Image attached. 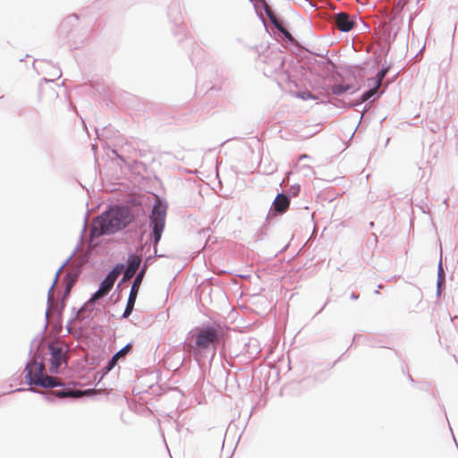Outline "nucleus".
Masks as SVG:
<instances>
[{
    "label": "nucleus",
    "instance_id": "nucleus-33",
    "mask_svg": "<svg viewBox=\"0 0 458 458\" xmlns=\"http://www.w3.org/2000/svg\"><path fill=\"white\" fill-rule=\"evenodd\" d=\"M325 309V306H322L319 310V312H322V310Z\"/></svg>",
    "mask_w": 458,
    "mask_h": 458
},
{
    "label": "nucleus",
    "instance_id": "nucleus-10",
    "mask_svg": "<svg viewBox=\"0 0 458 458\" xmlns=\"http://www.w3.org/2000/svg\"><path fill=\"white\" fill-rule=\"evenodd\" d=\"M76 252H77V249H75L72 251V253L66 259V260L57 269L54 282L48 290L47 299V309L46 314H45V318H46L45 328H47V327L49 323V310L53 307V291H54L55 287L56 286V284L59 280L60 274L62 273L63 269L68 265V263L71 261V259L75 256Z\"/></svg>",
    "mask_w": 458,
    "mask_h": 458
},
{
    "label": "nucleus",
    "instance_id": "nucleus-28",
    "mask_svg": "<svg viewBox=\"0 0 458 458\" xmlns=\"http://www.w3.org/2000/svg\"><path fill=\"white\" fill-rule=\"evenodd\" d=\"M308 157H309V156H308V155L303 154V155H301V156H300L299 160L306 159V158H308Z\"/></svg>",
    "mask_w": 458,
    "mask_h": 458
},
{
    "label": "nucleus",
    "instance_id": "nucleus-2",
    "mask_svg": "<svg viewBox=\"0 0 458 458\" xmlns=\"http://www.w3.org/2000/svg\"><path fill=\"white\" fill-rule=\"evenodd\" d=\"M224 334V327L216 322L196 327L190 332L192 343L189 344V348L198 363L205 358L212 359L215 356L216 345Z\"/></svg>",
    "mask_w": 458,
    "mask_h": 458
},
{
    "label": "nucleus",
    "instance_id": "nucleus-8",
    "mask_svg": "<svg viewBox=\"0 0 458 458\" xmlns=\"http://www.w3.org/2000/svg\"><path fill=\"white\" fill-rule=\"evenodd\" d=\"M330 23L341 32H349L354 28L356 20L345 12H339L330 17Z\"/></svg>",
    "mask_w": 458,
    "mask_h": 458
},
{
    "label": "nucleus",
    "instance_id": "nucleus-34",
    "mask_svg": "<svg viewBox=\"0 0 458 458\" xmlns=\"http://www.w3.org/2000/svg\"><path fill=\"white\" fill-rule=\"evenodd\" d=\"M325 309V306H322L319 310V312H322V310Z\"/></svg>",
    "mask_w": 458,
    "mask_h": 458
},
{
    "label": "nucleus",
    "instance_id": "nucleus-11",
    "mask_svg": "<svg viewBox=\"0 0 458 458\" xmlns=\"http://www.w3.org/2000/svg\"><path fill=\"white\" fill-rule=\"evenodd\" d=\"M289 205V196L284 191L278 193L272 202L271 208L267 214V218L284 214L288 209Z\"/></svg>",
    "mask_w": 458,
    "mask_h": 458
},
{
    "label": "nucleus",
    "instance_id": "nucleus-37",
    "mask_svg": "<svg viewBox=\"0 0 458 458\" xmlns=\"http://www.w3.org/2000/svg\"><path fill=\"white\" fill-rule=\"evenodd\" d=\"M147 245H148V242L144 243V245H143V247H142V248L147 247Z\"/></svg>",
    "mask_w": 458,
    "mask_h": 458
},
{
    "label": "nucleus",
    "instance_id": "nucleus-1",
    "mask_svg": "<svg viewBox=\"0 0 458 458\" xmlns=\"http://www.w3.org/2000/svg\"><path fill=\"white\" fill-rule=\"evenodd\" d=\"M24 371L27 383L30 386L27 390L44 394V397L47 402H54L55 398H76L79 396L77 391L71 388H62L53 391L50 394H44L42 391L32 388L31 386L42 388L64 386L61 378L46 374L44 364L42 362H38L36 359H31L27 361Z\"/></svg>",
    "mask_w": 458,
    "mask_h": 458
},
{
    "label": "nucleus",
    "instance_id": "nucleus-3",
    "mask_svg": "<svg viewBox=\"0 0 458 458\" xmlns=\"http://www.w3.org/2000/svg\"><path fill=\"white\" fill-rule=\"evenodd\" d=\"M134 218L131 207L119 204L110 206L95 218L92 233L99 236L114 234L126 228Z\"/></svg>",
    "mask_w": 458,
    "mask_h": 458
},
{
    "label": "nucleus",
    "instance_id": "nucleus-32",
    "mask_svg": "<svg viewBox=\"0 0 458 458\" xmlns=\"http://www.w3.org/2000/svg\"><path fill=\"white\" fill-rule=\"evenodd\" d=\"M24 390H25L24 388H18L15 391L20 392V391H24Z\"/></svg>",
    "mask_w": 458,
    "mask_h": 458
},
{
    "label": "nucleus",
    "instance_id": "nucleus-7",
    "mask_svg": "<svg viewBox=\"0 0 458 458\" xmlns=\"http://www.w3.org/2000/svg\"><path fill=\"white\" fill-rule=\"evenodd\" d=\"M48 349L51 356L49 372L51 374H57L60 366L63 363L67 364L68 356L66 352L64 351L63 347L55 343H51L48 345Z\"/></svg>",
    "mask_w": 458,
    "mask_h": 458
},
{
    "label": "nucleus",
    "instance_id": "nucleus-31",
    "mask_svg": "<svg viewBox=\"0 0 458 458\" xmlns=\"http://www.w3.org/2000/svg\"><path fill=\"white\" fill-rule=\"evenodd\" d=\"M61 75H62L61 72H56V76H57V78L61 77Z\"/></svg>",
    "mask_w": 458,
    "mask_h": 458
},
{
    "label": "nucleus",
    "instance_id": "nucleus-9",
    "mask_svg": "<svg viewBox=\"0 0 458 458\" xmlns=\"http://www.w3.org/2000/svg\"><path fill=\"white\" fill-rule=\"evenodd\" d=\"M143 278V271H139V273L135 276L133 279L131 291L128 296L127 303L122 315L123 318H128L132 313L137 300L138 293Z\"/></svg>",
    "mask_w": 458,
    "mask_h": 458
},
{
    "label": "nucleus",
    "instance_id": "nucleus-27",
    "mask_svg": "<svg viewBox=\"0 0 458 458\" xmlns=\"http://www.w3.org/2000/svg\"><path fill=\"white\" fill-rule=\"evenodd\" d=\"M350 297L352 300H357L359 298V295L356 294L355 293H352Z\"/></svg>",
    "mask_w": 458,
    "mask_h": 458
},
{
    "label": "nucleus",
    "instance_id": "nucleus-24",
    "mask_svg": "<svg viewBox=\"0 0 458 458\" xmlns=\"http://www.w3.org/2000/svg\"><path fill=\"white\" fill-rule=\"evenodd\" d=\"M297 96L303 99V100H307V99H317L316 96L313 95L311 92L310 91H301V92H298Z\"/></svg>",
    "mask_w": 458,
    "mask_h": 458
},
{
    "label": "nucleus",
    "instance_id": "nucleus-17",
    "mask_svg": "<svg viewBox=\"0 0 458 458\" xmlns=\"http://www.w3.org/2000/svg\"><path fill=\"white\" fill-rule=\"evenodd\" d=\"M64 283H65V288H64V295H63V298L64 299H66L69 297L70 295V293L75 284V281H76V276H72L70 273H67L65 276H64Z\"/></svg>",
    "mask_w": 458,
    "mask_h": 458
},
{
    "label": "nucleus",
    "instance_id": "nucleus-20",
    "mask_svg": "<svg viewBox=\"0 0 458 458\" xmlns=\"http://www.w3.org/2000/svg\"><path fill=\"white\" fill-rule=\"evenodd\" d=\"M349 90H352V93H354L357 89H352V86L350 84H347V85L335 84L332 87V92L334 95H336V96H341L344 92H347Z\"/></svg>",
    "mask_w": 458,
    "mask_h": 458
},
{
    "label": "nucleus",
    "instance_id": "nucleus-18",
    "mask_svg": "<svg viewBox=\"0 0 458 458\" xmlns=\"http://www.w3.org/2000/svg\"><path fill=\"white\" fill-rule=\"evenodd\" d=\"M407 3L408 0H398L394 4L391 11V21H394L400 16L402 11L403 10Z\"/></svg>",
    "mask_w": 458,
    "mask_h": 458
},
{
    "label": "nucleus",
    "instance_id": "nucleus-35",
    "mask_svg": "<svg viewBox=\"0 0 458 458\" xmlns=\"http://www.w3.org/2000/svg\"><path fill=\"white\" fill-rule=\"evenodd\" d=\"M325 309V306H322L319 310V312H322V310Z\"/></svg>",
    "mask_w": 458,
    "mask_h": 458
},
{
    "label": "nucleus",
    "instance_id": "nucleus-39",
    "mask_svg": "<svg viewBox=\"0 0 458 458\" xmlns=\"http://www.w3.org/2000/svg\"><path fill=\"white\" fill-rule=\"evenodd\" d=\"M254 0H250V2H253Z\"/></svg>",
    "mask_w": 458,
    "mask_h": 458
},
{
    "label": "nucleus",
    "instance_id": "nucleus-5",
    "mask_svg": "<svg viewBox=\"0 0 458 458\" xmlns=\"http://www.w3.org/2000/svg\"><path fill=\"white\" fill-rule=\"evenodd\" d=\"M124 268L123 264H116L114 267L109 271L99 284V288L89 298V302H97L98 300L105 297L109 291L113 288L116 279Z\"/></svg>",
    "mask_w": 458,
    "mask_h": 458
},
{
    "label": "nucleus",
    "instance_id": "nucleus-15",
    "mask_svg": "<svg viewBox=\"0 0 458 458\" xmlns=\"http://www.w3.org/2000/svg\"><path fill=\"white\" fill-rule=\"evenodd\" d=\"M168 17L170 18L172 22H174L176 26L179 27V30L181 33L185 32L184 28L180 27V25L182 21V12H181L179 4H173L169 7Z\"/></svg>",
    "mask_w": 458,
    "mask_h": 458
},
{
    "label": "nucleus",
    "instance_id": "nucleus-26",
    "mask_svg": "<svg viewBox=\"0 0 458 458\" xmlns=\"http://www.w3.org/2000/svg\"><path fill=\"white\" fill-rule=\"evenodd\" d=\"M50 310H53V311L56 312V313H57V315L59 316V310H60V308H59L58 304H55V303L53 302V307L49 310V311H50Z\"/></svg>",
    "mask_w": 458,
    "mask_h": 458
},
{
    "label": "nucleus",
    "instance_id": "nucleus-22",
    "mask_svg": "<svg viewBox=\"0 0 458 458\" xmlns=\"http://www.w3.org/2000/svg\"><path fill=\"white\" fill-rule=\"evenodd\" d=\"M437 276H438V278H437V295H440V293H441V290H440V285L445 278V272H444V269H443V265H442V261L440 260L439 261V264H438V271H437Z\"/></svg>",
    "mask_w": 458,
    "mask_h": 458
},
{
    "label": "nucleus",
    "instance_id": "nucleus-23",
    "mask_svg": "<svg viewBox=\"0 0 458 458\" xmlns=\"http://www.w3.org/2000/svg\"><path fill=\"white\" fill-rule=\"evenodd\" d=\"M300 191H301V186H300V184H298V183L293 184V185H291V187L289 188L287 195H288L289 197H290V196H292V197H296V196H298V195H299Z\"/></svg>",
    "mask_w": 458,
    "mask_h": 458
},
{
    "label": "nucleus",
    "instance_id": "nucleus-21",
    "mask_svg": "<svg viewBox=\"0 0 458 458\" xmlns=\"http://www.w3.org/2000/svg\"><path fill=\"white\" fill-rule=\"evenodd\" d=\"M383 92H380L378 94V88H376V86L373 84L372 88H370L369 89H368L362 93V95L360 96V102H362V103L366 102L369 99H370L372 97H374L375 95H377V98H378V97H380V95Z\"/></svg>",
    "mask_w": 458,
    "mask_h": 458
},
{
    "label": "nucleus",
    "instance_id": "nucleus-12",
    "mask_svg": "<svg viewBox=\"0 0 458 458\" xmlns=\"http://www.w3.org/2000/svg\"><path fill=\"white\" fill-rule=\"evenodd\" d=\"M141 263V258L135 253L129 255L127 259V267L123 269V276L121 282L118 284L117 288L120 287L122 284L132 278L137 270L139 269Z\"/></svg>",
    "mask_w": 458,
    "mask_h": 458
},
{
    "label": "nucleus",
    "instance_id": "nucleus-38",
    "mask_svg": "<svg viewBox=\"0 0 458 458\" xmlns=\"http://www.w3.org/2000/svg\"><path fill=\"white\" fill-rule=\"evenodd\" d=\"M373 225H374V223H373V222H371V223L369 224V226H373Z\"/></svg>",
    "mask_w": 458,
    "mask_h": 458
},
{
    "label": "nucleus",
    "instance_id": "nucleus-29",
    "mask_svg": "<svg viewBox=\"0 0 458 458\" xmlns=\"http://www.w3.org/2000/svg\"><path fill=\"white\" fill-rule=\"evenodd\" d=\"M70 19L78 20V16L76 14H72V16L67 18V20H70Z\"/></svg>",
    "mask_w": 458,
    "mask_h": 458
},
{
    "label": "nucleus",
    "instance_id": "nucleus-16",
    "mask_svg": "<svg viewBox=\"0 0 458 458\" xmlns=\"http://www.w3.org/2000/svg\"><path fill=\"white\" fill-rule=\"evenodd\" d=\"M96 302H89V299L81 307L79 310L76 311L75 316L72 319L70 320L67 327L69 328L70 324L72 323L73 320H82L84 319L85 312H91L93 310V306Z\"/></svg>",
    "mask_w": 458,
    "mask_h": 458
},
{
    "label": "nucleus",
    "instance_id": "nucleus-25",
    "mask_svg": "<svg viewBox=\"0 0 458 458\" xmlns=\"http://www.w3.org/2000/svg\"><path fill=\"white\" fill-rule=\"evenodd\" d=\"M59 308H60V310H59V317L62 315V311L64 310V307H65V299L62 298L60 303H57Z\"/></svg>",
    "mask_w": 458,
    "mask_h": 458
},
{
    "label": "nucleus",
    "instance_id": "nucleus-6",
    "mask_svg": "<svg viewBox=\"0 0 458 458\" xmlns=\"http://www.w3.org/2000/svg\"><path fill=\"white\" fill-rule=\"evenodd\" d=\"M264 66L262 68L265 76L269 77L279 72L284 64V56L282 52L269 50L262 56Z\"/></svg>",
    "mask_w": 458,
    "mask_h": 458
},
{
    "label": "nucleus",
    "instance_id": "nucleus-14",
    "mask_svg": "<svg viewBox=\"0 0 458 458\" xmlns=\"http://www.w3.org/2000/svg\"><path fill=\"white\" fill-rule=\"evenodd\" d=\"M131 350V344H126L122 349H120L116 353H114L112 358L107 361V363L103 367L104 373L106 374L110 372L117 364L118 360L122 357H124L126 354L130 352Z\"/></svg>",
    "mask_w": 458,
    "mask_h": 458
},
{
    "label": "nucleus",
    "instance_id": "nucleus-36",
    "mask_svg": "<svg viewBox=\"0 0 458 458\" xmlns=\"http://www.w3.org/2000/svg\"><path fill=\"white\" fill-rule=\"evenodd\" d=\"M325 309V306H322L319 310V312H322V310Z\"/></svg>",
    "mask_w": 458,
    "mask_h": 458
},
{
    "label": "nucleus",
    "instance_id": "nucleus-13",
    "mask_svg": "<svg viewBox=\"0 0 458 458\" xmlns=\"http://www.w3.org/2000/svg\"><path fill=\"white\" fill-rule=\"evenodd\" d=\"M265 12H266V14L267 15V17L269 18L271 23L274 25V27L280 32L283 34L284 38L288 41V42H291V43H293L294 42V38L292 36V34L285 29V27L280 22L277 21L276 17L275 16V14L273 13V11L271 10V8L265 4Z\"/></svg>",
    "mask_w": 458,
    "mask_h": 458
},
{
    "label": "nucleus",
    "instance_id": "nucleus-30",
    "mask_svg": "<svg viewBox=\"0 0 458 458\" xmlns=\"http://www.w3.org/2000/svg\"><path fill=\"white\" fill-rule=\"evenodd\" d=\"M37 344V341H36V340H34V341H32V342H31V348H33V346H34V344ZM31 352H32V349H30V354H31Z\"/></svg>",
    "mask_w": 458,
    "mask_h": 458
},
{
    "label": "nucleus",
    "instance_id": "nucleus-4",
    "mask_svg": "<svg viewBox=\"0 0 458 458\" xmlns=\"http://www.w3.org/2000/svg\"><path fill=\"white\" fill-rule=\"evenodd\" d=\"M166 211L167 205L161 201L156 202L152 207L149 215V227L151 228L149 242L153 245V255H149L145 259L144 264L140 270L143 271V276H145L148 267L152 264L153 260L156 258L163 257V255L157 254V245L165 229Z\"/></svg>",
    "mask_w": 458,
    "mask_h": 458
},
{
    "label": "nucleus",
    "instance_id": "nucleus-19",
    "mask_svg": "<svg viewBox=\"0 0 458 458\" xmlns=\"http://www.w3.org/2000/svg\"><path fill=\"white\" fill-rule=\"evenodd\" d=\"M390 69L389 65L383 66L381 70H379L375 78H372L371 81L376 88H379L382 84L383 80L385 79L386 73Z\"/></svg>",
    "mask_w": 458,
    "mask_h": 458
}]
</instances>
